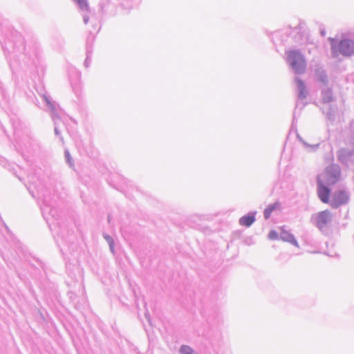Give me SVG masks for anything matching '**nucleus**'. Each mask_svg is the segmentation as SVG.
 <instances>
[{
	"label": "nucleus",
	"instance_id": "f257e3e1",
	"mask_svg": "<svg viewBox=\"0 0 354 354\" xmlns=\"http://www.w3.org/2000/svg\"><path fill=\"white\" fill-rule=\"evenodd\" d=\"M287 56L288 62L297 73H301L304 71L306 68L305 59L299 51L290 50Z\"/></svg>",
	"mask_w": 354,
	"mask_h": 354
},
{
	"label": "nucleus",
	"instance_id": "f03ea898",
	"mask_svg": "<svg viewBox=\"0 0 354 354\" xmlns=\"http://www.w3.org/2000/svg\"><path fill=\"white\" fill-rule=\"evenodd\" d=\"M340 169L336 165H331L326 168L323 174L318 179H321L323 183L328 185H334L339 179Z\"/></svg>",
	"mask_w": 354,
	"mask_h": 354
},
{
	"label": "nucleus",
	"instance_id": "7ed1b4c3",
	"mask_svg": "<svg viewBox=\"0 0 354 354\" xmlns=\"http://www.w3.org/2000/svg\"><path fill=\"white\" fill-rule=\"evenodd\" d=\"M334 39H331L332 50L337 53L338 50L341 54L346 56H350L354 54V42L351 39H342L337 47L333 44Z\"/></svg>",
	"mask_w": 354,
	"mask_h": 354
},
{
	"label": "nucleus",
	"instance_id": "20e7f679",
	"mask_svg": "<svg viewBox=\"0 0 354 354\" xmlns=\"http://www.w3.org/2000/svg\"><path fill=\"white\" fill-rule=\"evenodd\" d=\"M348 196L345 191L339 190L335 192L332 196L330 205L333 207L337 208L347 203Z\"/></svg>",
	"mask_w": 354,
	"mask_h": 354
},
{
	"label": "nucleus",
	"instance_id": "39448f33",
	"mask_svg": "<svg viewBox=\"0 0 354 354\" xmlns=\"http://www.w3.org/2000/svg\"><path fill=\"white\" fill-rule=\"evenodd\" d=\"M332 214L329 210H324L315 216L316 225L319 229L325 227L331 221Z\"/></svg>",
	"mask_w": 354,
	"mask_h": 354
},
{
	"label": "nucleus",
	"instance_id": "423d86ee",
	"mask_svg": "<svg viewBox=\"0 0 354 354\" xmlns=\"http://www.w3.org/2000/svg\"><path fill=\"white\" fill-rule=\"evenodd\" d=\"M317 194L319 199L324 203H329V197L330 195V190L329 188L324 185L321 179H318V189Z\"/></svg>",
	"mask_w": 354,
	"mask_h": 354
},
{
	"label": "nucleus",
	"instance_id": "0eeeda50",
	"mask_svg": "<svg viewBox=\"0 0 354 354\" xmlns=\"http://www.w3.org/2000/svg\"><path fill=\"white\" fill-rule=\"evenodd\" d=\"M255 221L254 215H245L239 219V224L243 226L250 227Z\"/></svg>",
	"mask_w": 354,
	"mask_h": 354
},
{
	"label": "nucleus",
	"instance_id": "6e6552de",
	"mask_svg": "<svg viewBox=\"0 0 354 354\" xmlns=\"http://www.w3.org/2000/svg\"><path fill=\"white\" fill-rule=\"evenodd\" d=\"M279 207V203H274L272 205H269L267 208H266L265 210H264V217H265V218L268 219L270 216L272 212L274 209L278 208Z\"/></svg>",
	"mask_w": 354,
	"mask_h": 354
},
{
	"label": "nucleus",
	"instance_id": "1a4fd4ad",
	"mask_svg": "<svg viewBox=\"0 0 354 354\" xmlns=\"http://www.w3.org/2000/svg\"><path fill=\"white\" fill-rule=\"evenodd\" d=\"M281 238H282L283 240H284L286 241H288V242H290L292 245L298 247V243H297V241L295 240V239L291 234H289L288 233H284L282 235Z\"/></svg>",
	"mask_w": 354,
	"mask_h": 354
},
{
	"label": "nucleus",
	"instance_id": "9d476101",
	"mask_svg": "<svg viewBox=\"0 0 354 354\" xmlns=\"http://www.w3.org/2000/svg\"><path fill=\"white\" fill-rule=\"evenodd\" d=\"M180 351L182 354H194V351L188 346H181Z\"/></svg>",
	"mask_w": 354,
	"mask_h": 354
},
{
	"label": "nucleus",
	"instance_id": "9b49d317",
	"mask_svg": "<svg viewBox=\"0 0 354 354\" xmlns=\"http://www.w3.org/2000/svg\"><path fill=\"white\" fill-rule=\"evenodd\" d=\"M268 238L270 240H276L278 238V234L274 230H271L268 234Z\"/></svg>",
	"mask_w": 354,
	"mask_h": 354
},
{
	"label": "nucleus",
	"instance_id": "f8f14e48",
	"mask_svg": "<svg viewBox=\"0 0 354 354\" xmlns=\"http://www.w3.org/2000/svg\"><path fill=\"white\" fill-rule=\"evenodd\" d=\"M76 2L78 3L80 8H86L88 7L86 0H76Z\"/></svg>",
	"mask_w": 354,
	"mask_h": 354
},
{
	"label": "nucleus",
	"instance_id": "ddd939ff",
	"mask_svg": "<svg viewBox=\"0 0 354 354\" xmlns=\"http://www.w3.org/2000/svg\"><path fill=\"white\" fill-rule=\"evenodd\" d=\"M88 18H84V22H85V24H87V23H88Z\"/></svg>",
	"mask_w": 354,
	"mask_h": 354
}]
</instances>
